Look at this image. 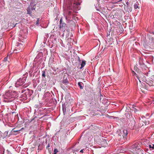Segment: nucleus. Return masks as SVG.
Wrapping results in <instances>:
<instances>
[{
	"label": "nucleus",
	"mask_w": 154,
	"mask_h": 154,
	"mask_svg": "<svg viewBox=\"0 0 154 154\" xmlns=\"http://www.w3.org/2000/svg\"><path fill=\"white\" fill-rule=\"evenodd\" d=\"M17 95V93L16 91L9 90L4 95V101L5 102H11L14 100Z\"/></svg>",
	"instance_id": "f257e3e1"
},
{
	"label": "nucleus",
	"mask_w": 154,
	"mask_h": 154,
	"mask_svg": "<svg viewBox=\"0 0 154 154\" xmlns=\"http://www.w3.org/2000/svg\"><path fill=\"white\" fill-rule=\"evenodd\" d=\"M15 129V128H14L13 130H12V131H13V132H18L19 131H20V130H14Z\"/></svg>",
	"instance_id": "412c9836"
},
{
	"label": "nucleus",
	"mask_w": 154,
	"mask_h": 154,
	"mask_svg": "<svg viewBox=\"0 0 154 154\" xmlns=\"http://www.w3.org/2000/svg\"><path fill=\"white\" fill-rule=\"evenodd\" d=\"M63 83L65 84V83H68V80L66 79L64 80L62 82Z\"/></svg>",
	"instance_id": "f3484780"
},
{
	"label": "nucleus",
	"mask_w": 154,
	"mask_h": 154,
	"mask_svg": "<svg viewBox=\"0 0 154 154\" xmlns=\"http://www.w3.org/2000/svg\"><path fill=\"white\" fill-rule=\"evenodd\" d=\"M68 17H67V16L66 17V20H68Z\"/></svg>",
	"instance_id": "c756f323"
},
{
	"label": "nucleus",
	"mask_w": 154,
	"mask_h": 154,
	"mask_svg": "<svg viewBox=\"0 0 154 154\" xmlns=\"http://www.w3.org/2000/svg\"><path fill=\"white\" fill-rule=\"evenodd\" d=\"M25 97H21V98L20 99V100L23 101H25L27 99V98L26 95H25Z\"/></svg>",
	"instance_id": "9b49d317"
},
{
	"label": "nucleus",
	"mask_w": 154,
	"mask_h": 154,
	"mask_svg": "<svg viewBox=\"0 0 154 154\" xmlns=\"http://www.w3.org/2000/svg\"><path fill=\"white\" fill-rule=\"evenodd\" d=\"M134 106H132V108L133 109V110L135 112H136L137 111V109H136L135 108H134Z\"/></svg>",
	"instance_id": "6ab92c4d"
},
{
	"label": "nucleus",
	"mask_w": 154,
	"mask_h": 154,
	"mask_svg": "<svg viewBox=\"0 0 154 154\" xmlns=\"http://www.w3.org/2000/svg\"><path fill=\"white\" fill-rule=\"evenodd\" d=\"M117 132L118 136L121 137L119 138L120 140H121L123 142L125 141L127 137L128 131L127 130L123 129L122 131L119 130Z\"/></svg>",
	"instance_id": "7ed1b4c3"
},
{
	"label": "nucleus",
	"mask_w": 154,
	"mask_h": 154,
	"mask_svg": "<svg viewBox=\"0 0 154 154\" xmlns=\"http://www.w3.org/2000/svg\"><path fill=\"white\" fill-rule=\"evenodd\" d=\"M8 78L6 77V78H4L3 79H2V81L1 82H2V84L3 83V85L5 83V82H7L8 81Z\"/></svg>",
	"instance_id": "6e6552de"
},
{
	"label": "nucleus",
	"mask_w": 154,
	"mask_h": 154,
	"mask_svg": "<svg viewBox=\"0 0 154 154\" xmlns=\"http://www.w3.org/2000/svg\"><path fill=\"white\" fill-rule=\"evenodd\" d=\"M27 75V73H26L25 74L23 75V77L22 78H20L15 83V86L16 87H18L20 86H22V87L23 88L26 87L28 86V85L26 84L23 85V84L25 82Z\"/></svg>",
	"instance_id": "f03ea898"
},
{
	"label": "nucleus",
	"mask_w": 154,
	"mask_h": 154,
	"mask_svg": "<svg viewBox=\"0 0 154 154\" xmlns=\"http://www.w3.org/2000/svg\"><path fill=\"white\" fill-rule=\"evenodd\" d=\"M72 12L71 11H69V12H68V15H71L72 14Z\"/></svg>",
	"instance_id": "b1692460"
},
{
	"label": "nucleus",
	"mask_w": 154,
	"mask_h": 154,
	"mask_svg": "<svg viewBox=\"0 0 154 154\" xmlns=\"http://www.w3.org/2000/svg\"><path fill=\"white\" fill-rule=\"evenodd\" d=\"M78 86L80 87V88L81 89H82L83 88L82 85H83V84L82 83L79 82L78 83Z\"/></svg>",
	"instance_id": "9d476101"
},
{
	"label": "nucleus",
	"mask_w": 154,
	"mask_h": 154,
	"mask_svg": "<svg viewBox=\"0 0 154 154\" xmlns=\"http://www.w3.org/2000/svg\"><path fill=\"white\" fill-rule=\"evenodd\" d=\"M84 150V149H82L81 150L80 152L81 153H83Z\"/></svg>",
	"instance_id": "cd10ccee"
},
{
	"label": "nucleus",
	"mask_w": 154,
	"mask_h": 154,
	"mask_svg": "<svg viewBox=\"0 0 154 154\" xmlns=\"http://www.w3.org/2000/svg\"><path fill=\"white\" fill-rule=\"evenodd\" d=\"M112 3H116L122 1V0H112Z\"/></svg>",
	"instance_id": "f8f14e48"
},
{
	"label": "nucleus",
	"mask_w": 154,
	"mask_h": 154,
	"mask_svg": "<svg viewBox=\"0 0 154 154\" xmlns=\"http://www.w3.org/2000/svg\"><path fill=\"white\" fill-rule=\"evenodd\" d=\"M27 14H31L32 13V10L31 9L30 7H29L27 9Z\"/></svg>",
	"instance_id": "1a4fd4ad"
},
{
	"label": "nucleus",
	"mask_w": 154,
	"mask_h": 154,
	"mask_svg": "<svg viewBox=\"0 0 154 154\" xmlns=\"http://www.w3.org/2000/svg\"><path fill=\"white\" fill-rule=\"evenodd\" d=\"M19 37V41L23 42H24V40L25 39L26 37V35H24L23 36L22 35H20Z\"/></svg>",
	"instance_id": "20e7f679"
},
{
	"label": "nucleus",
	"mask_w": 154,
	"mask_h": 154,
	"mask_svg": "<svg viewBox=\"0 0 154 154\" xmlns=\"http://www.w3.org/2000/svg\"><path fill=\"white\" fill-rule=\"evenodd\" d=\"M130 121H131L132 122L131 123V125H134L135 124V121L134 119H132V120H131Z\"/></svg>",
	"instance_id": "4468645a"
},
{
	"label": "nucleus",
	"mask_w": 154,
	"mask_h": 154,
	"mask_svg": "<svg viewBox=\"0 0 154 154\" xmlns=\"http://www.w3.org/2000/svg\"><path fill=\"white\" fill-rule=\"evenodd\" d=\"M63 112H64V109L63 108Z\"/></svg>",
	"instance_id": "2f4dec72"
},
{
	"label": "nucleus",
	"mask_w": 154,
	"mask_h": 154,
	"mask_svg": "<svg viewBox=\"0 0 154 154\" xmlns=\"http://www.w3.org/2000/svg\"><path fill=\"white\" fill-rule=\"evenodd\" d=\"M131 149H133L134 150H136L137 149H139V146L138 144L136 143L134 144L131 146Z\"/></svg>",
	"instance_id": "423d86ee"
},
{
	"label": "nucleus",
	"mask_w": 154,
	"mask_h": 154,
	"mask_svg": "<svg viewBox=\"0 0 154 154\" xmlns=\"http://www.w3.org/2000/svg\"><path fill=\"white\" fill-rule=\"evenodd\" d=\"M2 132L0 131V138H1L2 137Z\"/></svg>",
	"instance_id": "a878e982"
},
{
	"label": "nucleus",
	"mask_w": 154,
	"mask_h": 154,
	"mask_svg": "<svg viewBox=\"0 0 154 154\" xmlns=\"http://www.w3.org/2000/svg\"><path fill=\"white\" fill-rule=\"evenodd\" d=\"M68 9L69 10L71 9H72V7H71L69 6L68 8Z\"/></svg>",
	"instance_id": "c85d7f7f"
},
{
	"label": "nucleus",
	"mask_w": 154,
	"mask_h": 154,
	"mask_svg": "<svg viewBox=\"0 0 154 154\" xmlns=\"http://www.w3.org/2000/svg\"><path fill=\"white\" fill-rule=\"evenodd\" d=\"M7 59H8V56L7 57H5L4 59V61L5 62H6L7 60Z\"/></svg>",
	"instance_id": "4be33fe9"
},
{
	"label": "nucleus",
	"mask_w": 154,
	"mask_h": 154,
	"mask_svg": "<svg viewBox=\"0 0 154 154\" xmlns=\"http://www.w3.org/2000/svg\"><path fill=\"white\" fill-rule=\"evenodd\" d=\"M126 4H127V5H128V2L126 3Z\"/></svg>",
	"instance_id": "473e14b6"
},
{
	"label": "nucleus",
	"mask_w": 154,
	"mask_h": 154,
	"mask_svg": "<svg viewBox=\"0 0 154 154\" xmlns=\"http://www.w3.org/2000/svg\"><path fill=\"white\" fill-rule=\"evenodd\" d=\"M31 9L32 10V11L33 10H35V8H33V7H31Z\"/></svg>",
	"instance_id": "bb28decb"
},
{
	"label": "nucleus",
	"mask_w": 154,
	"mask_h": 154,
	"mask_svg": "<svg viewBox=\"0 0 154 154\" xmlns=\"http://www.w3.org/2000/svg\"><path fill=\"white\" fill-rule=\"evenodd\" d=\"M149 148L152 149H154V145L153 144H150L149 145Z\"/></svg>",
	"instance_id": "ddd939ff"
},
{
	"label": "nucleus",
	"mask_w": 154,
	"mask_h": 154,
	"mask_svg": "<svg viewBox=\"0 0 154 154\" xmlns=\"http://www.w3.org/2000/svg\"><path fill=\"white\" fill-rule=\"evenodd\" d=\"M22 32H23V30L21 31H20L21 33H22Z\"/></svg>",
	"instance_id": "7c9ffc66"
},
{
	"label": "nucleus",
	"mask_w": 154,
	"mask_h": 154,
	"mask_svg": "<svg viewBox=\"0 0 154 154\" xmlns=\"http://www.w3.org/2000/svg\"><path fill=\"white\" fill-rule=\"evenodd\" d=\"M58 152V150L57 149H55L54 151V154H56Z\"/></svg>",
	"instance_id": "2eb2a0df"
},
{
	"label": "nucleus",
	"mask_w": 154,
	"mask_h": 154,
	"mask_svg": "<svg viewBox=\"0 0 154 154\" xmlns=\"http://www.w3.org/2000/svg\"><path fill=\"white\" fill-rule=\"evenodd\" d=\"M86 63V61L84 60H82V63L81 64V67H80V69H81L83 67H84Z\"/></svg>",
	"instance_id": "0eeeda50"
},
{
	"label": "nucleus",
	"mask_w": 154,
	"mask_h": 154,
	"mask_svg": "<svg viewBox=\"0 0 154 154\" xmlns=\"http://www.w3.org/2000/svg\"><path fill=\"white\" fill-rule=\"evenodd\" d=\"M60 29H63L66 26V24L65 23H62V20L61 18L60 21Z\"/></svg>",
	"instance_id": "39448f33"
},
{
	"label": "nucleus",
	"mask_w": 154,
	"mask_h": 154,
	"mask_svg": "<svg viewBox=\"0 0 154 154\" xmlns=\"http://www.w3.org/2000/svg\"><path fill=\"white\" fill-rule=\"evenodd\" d=\"M132 73L133 74H134L137 77V78L138 79H139V77H138V76L135 73V72L134 71H132Z\"/></svg>",
	"instance_id": "dca6fc26"
},
{
	"label": "nucleus",
	"mask_w": 154,
	"mask_h": 154,
	"mask_svg": "<svg viewBox=\"0 0 154 154\" xmlns=\"http://www.w3.org/2000/svg\"><path fill=\"white\" fill-rule=\"evenodd\" d=\"M39 21V19L38 18L37 21H36V24L38 25V22Z\"/></svg>",
	"instance_id": "5701e85b"
},
{
	"label": "nucleus",
	"mask_w": 154,
	"mask_h": 154,
	"mask_svg": "<svg viewBox=\"0 0 154 154\" xmlns=\"http://www.w3.org/2000/svg\"><path fill=\"white\" fill-rule=\"evenodd\" d=\"M78 59L80 63L81 62V60H80V57H78Z\"/></svg>",
	"instance_id": "393cba45"
},
{
	"label": "nucleus",
	"mask_w": 154,
	"mask_h": 154,
	"mask_svg": "<svg viewBox=\"0 0 154 154\" xmlns=\"http://www.w3.org/2000/svg\"><path fill=\"white\" fill-rule=\"evenodd\" d=\"M134 7L135 9H136L138 8V6L137 4H135L134 5Z\"/></svg>",
	"instance_id": "a211bd4d"
},
{
	"label": "nucleus",
	"mask_w": 154,
	"mask_h": 154,
	"mask_svg": "<svg viewBox=\"0 0 154 154\" xmlns=\"http://www.w3.org/2000/svg\"><path fill=\"white\" fill-rule=\"evenodd\" d=\"M42 76L43 77H45V72L44 71L42 72Z\"/></svg>",
	"instance_id": "aec40b11"
}]
</instances>
